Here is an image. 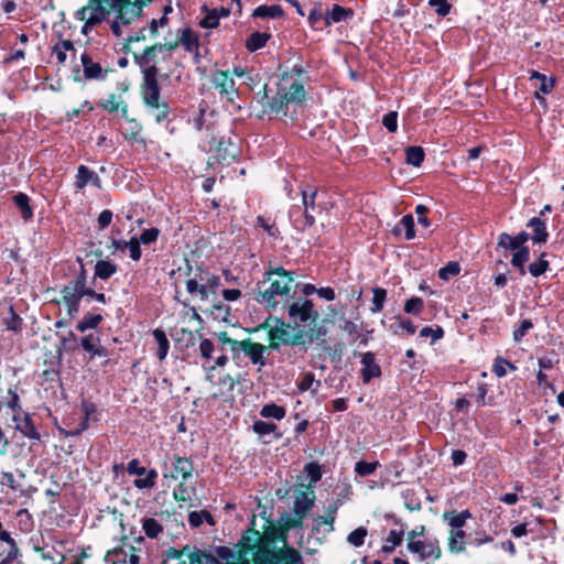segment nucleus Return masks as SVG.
<instances>
[{
	"label": "nucleus",
	"mask_w": 564,
	"mask_h": 564,
	"mask_svg": "<svg viewBox=\"0 0 564 564\" xmlns=\"http://www.w3.org/2000/svg\"><path fill=\"white\" fill-rule=\"evenodd\" d=\"M278 538L275 533L261 534L259 531L248 530L239 541L240 556L251 553L254 564H305L295 549L276 550L274 544Z\"/></svg>",
	"instance_id": "1"
},
{
	"label": "nucleus",
	"mask_w": 564,
	"mask_h": 564,
	"mask_svg": "<svg viewBox=\"0 0 564 564\" xmlns=\"http://www.w3.org/2000/svg\"><path fill=\"white\" fill-rule=\"evenodd\" d=\"M295 274L282 267H270L263 275V280L258 283L254 300L264 305L269 311H275L279 306L278 296L288 297Z\"/></svg>",
	"instance_id": "2"
},
{
	"label": "nucleus",
	"mask_w": 564,
	"mask_h": 564,
	"mask_svg": "<svg viewBox=\"0 0 564 564\" xmlns=\"http://www.w3.org/2000/svg\"><path fill=\"white\" fill-rule=\"evenodd\" d=\"M124 4H130V0H89L86 7L76 12V18L85 21L82 33L87 35L95 25L101 23L110 13L120 10Z\"/></svg>",
	"instance_id": "3"
},
{
	"label": "nucleus",
	"mask_w": 564,
	"mask_h": 564,
	"mask_svg": "<svg viewBox=\"0 0 564 564\" xmlns=\"http://www.w3.org/2000/svg\"><path fill=\"white\" fill-rule=\"evenodd\" d=\"M86 270L80 262V271L75 279L68 281L61 291L67 314L75 317L79 312L80 300L88 293L86 286Z\"/></svg>",
	"instance_id": "4"
},
{
	"label": "nucleus",
	"mask_w": 564,
	"mask_h": 564,
	"mask_svg": "<svg viewBox=\"0 0 564 564\" xmlns=\"http://www.w3.org/2000/svg\"><path fill=\"white\" fill-rule=\"evenodd\" d=\"M143 100L156 123L170 120V107L166 102H160V87L153 80L152 74L148 75V87L143 88Z\"/></svg>",
	"instance_id": "5"
},
{
	"label": "nucleus",
	"mask_w": 564,
	"mask_h": 564,
	"mask_svg": "<svg viewBox=\"0 0 564 564\" xmlns=\"http://www.w3.org/2000/svg\"><path fill=\"white\" fill-rule=\"evenodd\" d=\"M278 321V325L270 328L268 337L270 340L269 348L278 350L280 345L284 346H299L304 344V332L297 330L292 333V327L284 322Z\"/></svg>",
	"instance_id": "6"
},
{
	"label": "nucleus",
	"mask_w": 564,
	"mask_h": 564,
	"mask_svg": "<svg viewBox=\"0 0 564 564\" xmlns=\"http://www.w3.org/2000/svg\"><path fill=\"white\" fill-rule=\"evenodd\" d=\"M212 83L218 90L223 101L230 104L232 109H240V106L236 104L239 91L236 87L234 78L230 76L228 70H215L212 74Z\"/></svg>",
	"instance_id": "7"
},
{
	"label": "nucleus",
	"mask_w": 564,
	"mask_h": 564,
	"mask_svg": "<svg viewBox=\"0 0 564 564\" xmlns=\"http://www.w3.org/2000/svg\"><path fill=\"white\" fill-rule=\"evenodd\" d=\"M144 6V0H130V4H124V7L120 8V10L113 11L112 13H116V17L110 24L112 33L116 36H121V29L132 24L135 20H138L141 17Z\"/></svg>",
	"instance_id": "8"
},
{
	"label": "nucleus",
	"mask_w": 564,
	"mask_h": 564,
	"mask_svg": "<svg viewBox=\"0 0 564 564\" xmlns=\"http://www.w3.org/2000/svg\"><path fill=\"white\" fill-rule=\"evenodd\" d=\"M194 465L193 462L187 457H181L177 455L170 456L163 465V477L172 478L177 480L186 481L193 476Z\"/></svg>",
	"instance_id": "9"
},
{
	"label": "nucleus",
	"mask_w": 564,
	"mask_h": 564,
	"mask_svg": "<svg viewBox=\"0 0 564 564\" xmlns=\"http://www.w3.org/2000/svg\"><path fill=\"white\" fill-rule=\"evenodd\" d=\"M408 550L417 554L420 561H437L442 555L440 543L436 539L416 542H408Z\"/></svg>",
	"instance_id": "10"
},
{
	"label": "nucleus",
	"mask_w": 564,
	"mask_h": 564,
	"mask_svg": "<svg viewBox=\"0 0 564 564\" xmlns=\"http://www.w3.org/2000/svg\"><path fill=\"white\" fill-rule=\"evenodd\" d=\"M288 314L294 323L315 322L318 318V313L314 310L313 302L306 299L295 301L289 305Z\"/></svg>",
	"instance_id": "11"
},
{
	"label": "nucleus",
	"mask_w": 564,
	"mask_h": 564,
	"mask_svg": "<svg viewBox=\"0 0 564 564\" xmlns=\"http://www.w3.org/2000/svg\"><path fill=\"white\" fill-rule=\"evenodd\" d=\"M316 496L313 490L301 491L295 495L293 503V513L296 518L295 527H300L304 518L310 513L315 505Z\"/></svg>",
	"instance_id": "12"
},
{
	"label": "nucleus",
	"mask_w": 564,
	"mask_h": 564,
	"mask_svg": "<svg viewBox=\"0 0 564 564\" xmlns=\"http://www.w3.org/2000/svg\"><path fill=\"white\" fill-rule=\"evenodd\" d=\"M158 52V45L147 47L142 54L135 55L137 64L142 68L143 74V88L148 87V75L152 74L153 80L158 82L156 76L159 69L154 63V57Z\"/></svg>",
	"instance_id": "13"
},
{
	"label": "nucleus",
	"mask_w": 564,
	"mask_h": 564,
	"mask_svg": "<svg viewBox=\"0 0 564 564\" xmlns=\"http://www.w3.org/2000/svg\"><path fill=\"white\" fill-rule=\"evenodd\" d=\"M268 350V347L260 344L254 343L250 338L240 340V345L237 349V354L245 352V355L250 359L251 364L254 366H259V368L265 366L264 352Z\"/></svg>",
	"instance_id": "14"
},
{
	"label": "nucleus",
	"mask_w": 564,
	"mask_h": 564,
	"mask_svg": "<svg viewBox=\"0 0 564 564\" xmlns=\"http://www.w3.org/2000/svg\"><path fill=\"white\" fill-rule=\"evenodd\" d=\"M302 204L304 206V219L302 228L312 227L315 224V218L311 214V210L315 208V199L317 196V189L313 186H306L301 189Z\"/></svg>",
	"instance_id": "15"
},
{
	"label": "nucleus",
	"mask_w": 564,
	"mask_h": 564,
	"mask_svg": "<svg viewBox=\"0 0 564 564\" xmlns=\"http://www.w3.org/2000/svg\"><path fill=\"white\" fill-rule=\"evenodd\" d=\"M84 77L88 80H104L107 76V70L102 69L99 63L93 61L88 53H83L80 56Z\"/></svg>",
	"instance_id": "16"
},
{
	"label": "nucleus",
	"mask_w": 564,
	"mask_h": 564,
	"mask_svg": "<svg viewBox=\"0 0 564 564\" xmlns=\"http://www.w3.org/2000/svg\"><path fill=\"white\" fill-rule=\"evenodd\" d=\"M361 379L364 383H369L372 379L381 376V368L376 362V355L371 351H367L361 356Z\"/></svg>",
	"instance_id": "17"
},
{
	"label": "nucleus",
	"mask_w": 564,
	"mask_h": 564,
	"mask_svg": "<svg viewBox=\"0 0 564 564\" xmlns=\"http://www.w3.org/2000/svg\"><path fill=\"white\" fill-rule=\"evenodd\" d=\"M531 239L527 231H520L516 236H511L507 232H502L498 237V247L506 250L514 251L520 248L527 247L525 243Z\"/></svg>",
	"instance_id": "18"
},
{
	"label": "nucleus",
	"mask_w": 564,
	"mask_h": 564,
	"mask_svg": "<svg viewBox=\"0 0 564 564\" xmlns=\"http://www.w3.org/2000/svg\"><path fill=\"white\" fill-rule=\"evenodd\" d=\"M527 227L532 229L531 240L535 245H544L549 240V231L546 228V218L532 217Z\"/></svg>",
	"instance_id": "19"
},
{
	"label": "nucleus",
	"mask_w": 564,
	"mask_h": 564,
	"mask_svg": "<svg viewBox=\"0 0 564 564\" xmlns=\"http://www.w3.org/2000/svg\"><path fill=\"white\" fill-rule=\"evenodd\" d=\"M326 14V25L329 26L332 23H339L350 20L354 17V11L349 8H344L335 3L329 10H327Z\"/></svg>",
	"instance_id": "20"
},
{
	"label": "nucleus",
	"mask_w": 564,
	"mask_h": 564,
	"mask_svg": "<svg viewBox=\"0 0 564 564\" xmlns=\"http://www.w3.org/2000/svg\"><path fill=\"white\" fill-rule=\"evenodd\" d=\"M98 106L110 113L117 112L119 110H121L122 116L124 117L128 113L127 105L123 102L120 96H116L115 94H111L106 99L100 100Z\"/></svg>",
	"instance_id": "21"
},
{
	"label": "nucleus",
	"mask_w": 564,
	"mask_h": 564,
	"mask_svg": "<svg viewBox=\"0 0 564 564\" xmlns=\"http://www.w3.org/2000/svg\"><path fill=\"white\" fill-rule=\"evenodd\" d=\"M283 90L286 102H300L305 98L304 80H292Z\"/></svg>",
	"instance_id": "22"
},
{
	"label": "nucleus",
	"mask_w": 564,
	"mask_h": 564,
	"mask_svg": "<svg viewBox=\"0 0 564 564\" xmlns=\"http://www.w3.org/2000/svg\"><path fill=\"white\" fill-rule=\"evenodd\" d=\"M402 232H404V238L406 240L415 238L414 218L411 214L404 215L393 228V234L395 236H400Z\"/></svg>",
	"instance_id": "23"
},
{
	"label": "nucleus",
	"mask_w": 564,
	"mask_h": 564,
	"mask_svg": "<svg viewBox=\"0 0 564 564\" xmlns=\"http://www.w3.org/2000/svg\"><path fill=\"white\" fill-rule=\"evenodd\" d=\"M203 523H207L210 527L217 524L214 516L207 510L192 511L188 514V524L192 529L199 528Z\"/></svg>",
	"instance_id": "24"
},
{
	"label": "nucleus",
	"mask_w": 564,
	"mask_h": 564,
	"mask_svg": "<svg viewBox=\"0 0 564 564\" xmlns=\"http://www.w3.org/2000/svg\"><path fill=\"white\" fill-rule=\"evenodd\" d=\"M70 53L75 56L76 50L74 44L69 40L58 41L52 48V55H54L59 64H64L67 59V54Z\"/></svg>",
	"instance_id": "25"
},
{
	"label": "nucleus",
	"mask_w": 564,
	"mask_h": 564,
	"mask_svg": "<svg viewBox=\"0 0 564 564\" xmlns=\"http://www.w3.org/2000/svg\"><path fill=\"white\" fill-rule=\"evenodd\" d=\"M185 550H188V552L183 558L182 564H212V557H214L212 554L188 545L185 546Z\"/></svg>",
	"instance_id": "26"
},
{
	"label": "nucleus",
	"mask_w": 564,
	"mask_h": 564,
	"mask_svg": "<svg viewBox=\"0 0 564 564\" xmlns=\"http://www.w3.org/2000/svg\"><path fill=\"white\" fill-rule=\"evenodd\" d=\"M252 431L258 434L260 437L265 435H273L274 440H279L282 437V433L279 432L278 425L275 423L265 422L262 420L254 421L252 424Z\"/></svg>",
	"instance_id": "27"
},
{
	"label": "nucleus",
	"mask_w": 564,
	"mask_h": 564,
	"mask_svg": "<svg viewBox=\"0 0 564 564\" xmlns=\"http://www.w3.org/2000/svg\"><path fill=\"white\" fill-rule=\"evenodd\" d=\"M178 44H181L186 52L198 55L199 42L197 35L189 29L186 28L182 31V35Z\"/></svg>",
	"instance_id": "28"
},
{
	"label": "nucleus",
	"mask_w": 564,
	"mask_h": 564,
	"mask_svg": "<svg viewBox=\"0 0 564 564\" xmlns=\"http://www.w3.org/2000/svg\"><path fill=\"white\" fill-rule=\"evenodd\" d=\"M530 259V249L529 247L520 248L512 251L511 265L517 268L520 275H525L527 267L525 263Z\"/></svg>",
	"instance_id": "29"
},
{
	"label": "nucleus",
	"mask_w": 564,
	"mask_h": 564,
	"mask_svg": "<svg viewBox=\"0 0 564 564\" xmlns=\"http://www.w3.org/2000/svg\"><path fill=\"white\" fill-rule=\"evenodd\" d=\"M252 15L261 19H278L284 15V11L280 4H262L254 9Z\"/></svg>",
	"instance_id": "30"
},
{
	"label": "nucleus",
	"mask_w": 564,
	"mask_h": 564,
	"mask_svg": "<svg viewBox=\"0 0 564 564\" xmlns=\"http://www.w3.org/2000/svg\"><path fill=\"white\" fill-rule=\"evenodd\" d=\"M466 532L464 530H451L448 538V550L452 553H462L465 551Z\"/></svg>",
	"instance_id": "31"
},
{
	"label": "nucleus",
	"mask_w": 564,
	"mask_h": 564,
	"mask_svg": "<svg viewBox=\"0 0 564 564\" xmlns=\"http://www.w3.org/2000/svg\"><path fill=\"white\" fill-rule=\"evenodd\" d=\"M404 535V530H395L392 529L389 531L384 544L381 547V551L383 553H392L397 546H399L402 543Z\"/></svg>",
	"instance_id": "32"
},
{
	"label": "nucleus",
	"mask_w": 564,
	"mask_h": 564,
	"mask_svg": "<svg viewBox=\"0 0 564 564\" xmlns=\"http://www.w3.org/2000/svg\"><path fill=\"white\" fill-rule=\"evenodd\" d=\"M17 430L20 431L24 436L31 440H40V434L36 431L33 420L30 414H25L24 417L17 423Z\"/></svg>",
	"instance_id": "33"
},
{
	"label": "nucleus",
	"mask_w": 564,
	"mask_h": 564,
	"mask_svg": "<svg viewBox=\"0 0 564 564\" xmlns=\"http://www.w3.org/2000/svg\"><path fill=\"white\" fill-rule=\"evenodd\" d=\"M152 334L155 341L158 343L156 356L162 361L166 358L170 350V341L166 337V334L161 328H155Z\"/></svg>",
	"instance_id": "34"
},
{
	"label": "nucleus",
	"mask_w": 564,
	"mask_h": 564,
	"mask_svg": "<svg viewBox=\"0 0 564 564\" xmlns=\"http://www.w3.org/2000/svg\"><path fill=\"white\" fill-rule=\"evenodd\" d=\"M13 202L19 208L21 216L24 220H29L33 217V210L30 206V198L24 193H18L13 196Z\"/></svg>",
	"instance_id": "35"
},
{
	"label": "nucleus",
	"mask_w": 564,
	"mask_h": 564,
	"mask_svg": "<svg viewBox=\"0 0 564 564\" xmlns=\"http://www.w3.org/2000/svg\"><path fill=\"white\" fill-rule=\"evenodd\" d=\"M117 264L107 260H99L95 265V276L101 280H108L117 272Z\"/></svg>",
	"instance_id": "36"
},
{
	"label": "nucleus",
	"mask_w": 564,
	"mask_h": 564,
	"mask_svg": "<svg viewBox=\"0 0 564 564\" xmlns=\"http://www.w3.org/2000/svg\"><path fill=\"white\" fill-rule=\"evenodd\" d=\"M95 172L88 169L86 165H79L75 176L74 186L76 191L84 189L90 181H93Z\"/></svg>",
	"instance_id": "37"
},
{
	"label": "nucleus",
	"mask_w": 564,
	"mask_h": 564,
	"mask_svg": "<svg viewBox=\"0 0 564 564\" xmlns=\"http://www.w3.org/2000/svg\"><path fill=\"white\" fill-rule=\"evenodd\" d=\"M196 489L195 487H191L186 484V481H181L173 490V497L178 502H186L192 500L193 496H195Z\"/></svg>",
	"instance_id": "38"
},
{
	"label": "nucleus",
	"mask_w": 564,
	"mask_h": 564,
	"mask_svg": "<svg viewBox=\"0 0 564 564\" xmlns=\"http://www.w3.org/2000/svg\"><path fill=\"white\" fill-rule=\"evenodd\" d=\"M549 268L550 263L546 260V253L542 252L536 261L531 262L527 267V272H529L533 278H539L545 273Z\"/></svg>",
	"instance_id": "39"
},
{
	"label": "nucleus",
	"mask_w": 564,
	"mask_h": 564,
	"mask_svg": "<svg viewBox=\"0 0 564 564\" xmlns=\"http://www.w3.org/2000/svg\"><path fill=\"white\" fill-rule=\"evenodd\" d=\"M444 519L448 521V525L452 530H462V528L466 524V521L471 518V513L469 510H463L457 514L444 513Z\"/></svg>",
	"instance_id": "40"
},
{
	"label": "nucleus",
	"mask_w": 564,
	"mask_h": 564,
	"mask_svg": "<svg viewBox=\"0 0 564 564\" xmlns=\"http://www.w3.org/2000/svg\"><path fill=\"white\" fill-rule=\"evenodd\" d=\"M104 317L100 314H86L76 325V328L80 333H85L88 329L96 328Z\"/></svg>",
	"instance_id": "41"
},
{
	"label": "nucleus",
	"mask_w": 564,
	"mask_h": 564,
	"mask_svg": "<svg viewBox=\"0 0 564 564\" xmlns=\"http://www.w3.org/2000/svg\"><path fill=\"white\" fill-rule=\"evenodd\" d=\"M286 414V411L283 406L278 405L275 403L264 404L260 410V415L265 419H275L278 421L282 420Z\"/></svg>",
	"instance_id": "42"
},
{
	"label": "nucleus",
	"mask_w": 564,
	"mask_h": 564,
	"mask_svg": "<svg viewBox=\"0 0 564 564\" xmlns=\"http://www.w3.org/2000/svg\"><path fill=\"white\" fill-rule=\"evenodd\" d=\"M307 20H308L311 28H313L314 30H317V31H322L328 26V25H326L327 14H324L322 12V10H319L317 8H313L310 11Z\"/></svg>",
	"instance_id": "43"
},
{
	"label": "nucleus",
	"mask_w": 564,
	"mask_h": 564,
	"mask_svg": "<svg viewBox=\"0 0 564 564\" xmlns=\"http://www.w3.org/2000/svg\"><path fill=\"white\" fill-rule=\"evenodd\" d=\"M390 330L395 335H402L403 332L406 335H413L416 332V326L410 321L398 317V319L390 325Z\"/></svg>",
	"instance_id": "44"
},
{
	"label": "nucleus",
	"mask_w": 564,
	"mask_h": 564,
	"mask_svg": "<svg viewBox=\"0 0 564 564\" xmlns=\"http://www.w3.org/2000/svg\"><path fill=\"white\" fill-rule=\"evenodd\" d=\"M269 37L270 36L267 33L253 32L248 37V40L246 42V47L250 52H256V51L262 48L267 44Z\"/></svg>",
	"instance_id": "45"
},
{
	"label": "nucleus",
	"mask_w": 564,
	"mask_h": 564,
	"mask_svg": "<svg viewBox=\"0 0 564 564\" xmlns=\"http://www.w3.org/2000/svg\"><path fill=\"white\" fill-rule=\"evenodd\" d=\"M145 477L137 478L133 480V486L138 489H151L155 486L158 479V471L155 469H149L145 471Z\"/></svg>",
	"instance_id": "46"
},
{
	"label": "nucleus",
	"mask_w": 564,
	"mask_h": 564,
	"mask_svg": "<svg viewBox=\"0 0 564 564\" xmlns=\"http://www.w3.org/2000/svg\"><path fill=\"white\" fill-rule=\"evenodd\" d=\"M406 163L413 166H420L424 161L425 153L423 148L417 145H412L406 148L405 150Z\"/></svg>",
	"instance_id": "47"
},
{
	"label": "nucleus",
	"mask_w": 564,
	"mask_h": 564,
	"mask_svg": "<svg viewBox=\"0 0 564 564\" xmlns=\"http://www.w3.org/2000/svg\"><path fill=\"white\" fill-rule=\"evenodd\" d=\"M372 306L370 307V311L376 314L383 310L387 300V291L383 288L375 286L372 289Z\"/></svg>",
	"instance_id": "48"
},
{
	"label": "nucleus",
	"mask_w": 564,
	"mask_h": 564,
	"mask_svg": "<svg viewBox=\"0 0 564 564\" xmlns=\"http://www.w3.org/2000/svg\"><path fill=\"white\" fill-rule=\"evenodd\" d=\"M142 529L150 539H156L163 532V527L153 518L143 519Z\"/></svg>",
	"instance_id": "49"
},
{
	"label": "nucleus",
	"mask_w": 564,
	"mask_h": 564,
	"mask_svg": "<svg viewBox=\"0 0 564 564\" xmlns=\"http://www.w3.org/2000/svg\"><path fill=\"white\" fill-rule=\"evenodd\" d=\"M321 387V381L315 380V376L313 372H306L302 376V378L297 382V388L304 392L308 390L317 391Z\"/></svg>",
	"instance_id": "50"
},
{
	"label": "nucleus",
	"mask_w": 564,
	"mask_h": 564,
	"mask_svg": "<svg viewBox=\"0 0 564 564\" xmlns=\"http://www.w3.org/2000/svg\"><path fill=\"white\" fill-rule=\"evenodd\" d=\"M306 69L301 63L294 64L290 70L285 72L282 76V82L286 84L290 80H304Z\"/></svg>",
	"instance_id": "51"
},
{
	"label": "nucleus",
	"mask_w": 564,
	"mask_h": 564,
	"mask_svg": "<svg viewBox=\"0 0 564 564\" xmlns=\"http://www.w3.org/2000/svg\"><path fill=\"white\" fill-rule=\"evenodd\" d=\"M334 522H335V519L330 520V518H328L327 513H325L324 516H317L313 519L312 531L318 533V532H321V530L324 525H327V529L325 531L328 533L333 532L335 530Z\"/></svg>",
	"instance_id": "52"
},
{
	"label": "nucleus",
	"mask_w": 564,
	"mask_h": 564,
	"mask_svg": "<svg viewBox=\"0 0 564 564\" xmlns=\"http://www.w3.org/2000/svg\"><path fill=\"white\" fill-rule=\"evenodd\" d=\"M378 467L379 462L369 463L365 460H359L355 464V473L361 477H366L372 475Z\"/></svg>",
	"instance_id": "53"
},
{
	"label": "nucleus",
	"mask_w": 564,
	"mask_h": 564,
	"mask_svg": "<svg viewBox=\"0 0 564 564\" xmlns=\"http://www.w3.org/2000/svg\"><path fill=\"white\" fill-rule=\"evenodd\" d=\"M3 323L8 330H21L22 318L14 312L12 306H10L9 316L3 318Z\"/></svg>",
	"instance_id": "54"
},
{
	"label": "nucleus",
	"mask_w": 564,
	"mask_h": 564,
	"mask_svg": "<svg viewBox=\"0 0 564 564\" xmlns=\"http://www.w3.org/2000/svg\"><path fill=\"white\" fill-rule=\"evenodd\" d=\"M367 533L368 531L366 528L359 527L348 534L347 542L356 547H359L365 543Z\"/></svg>",
	"instance_id": "55"
},
{
	"label": "nucleus",
	"mask_w": 564,
	"mask_h": 564,
	"mask_svg": "<svg viewBox=\"0 0 564 564\" xmlns=\"http://www.w3.org/2000/svg\"><path fill=\"white\" fill-rule=\"evenodd\" d=\"M204 9L207 11V14L200 20L199 25L204 29H215L219 25V14L216 9L207 10L206 7Z\"/></svg>",
	"instance_id": "56"
},
{
	"label": "nucleus",
	"mask_w": 564,
	"mask_h": 564,
	"mask_svg": "<svg viewBox=\"0 0 564 564\" xmlns=\"http://www.w3.org/2000/svg\"><path fill=\"white\" fill-rule=\"evenodd\" d=\"M199 355L206 361L209 362L213 359V354L216 350L214 343L208 338H203L199 343Z\"/></svg>",
	"instance_id": "57"
},
{
	"label": "nucleus",
	"mask_w": 564,
	"mask_h": 564,
	"mask_svg": "<svg viewBox=\"0 0 564 564\" xmlns=\"http://www.w3.org/2000/svg\"><path fill=\"white\" fill-rule=\"evenodd\" d=\"M507 368H509L511 370H516V366L512 365L511 362H509L508 360H506L505 358L497 357L495 359L492 371L497 377H499V378L505 377L507 375Z\"/></svg>",
	"instance_id": "58"
},
{
	"label": "nucleus",
	"mask_w": 564,
	"mask_h": 564,
	"mask_svg": "<svg viewBox=\"0 0 564 564\" xmlns=\"http://www.w3.org/2000/svg\"><path fill=\"white\" fill-rule=\"evenodd\" d=\"M423 300L421 297L413 296L404 303V312L412 315H420L423 311Z\"/></svg>",
	"instance_id": "59"
},
{
	"label": "nucleus",
	"mask_w": 564,
	"mask_h": 564,
	"mask_svg": "<svg viewBox=\"0 0 564 564\" xmlns=\"http://www.w3.org/2000/svg\"><path fill=\"white\" fill-rule=\"evenodd\" d=\"M286 100L284 99V96H275L273 98H271L268 104H267V108L268 110L271 112V113H275V115H279V113H284L285 115V110H284V106L286 105Z\"/></svg>",
	"instance_id": "60"
},
{
	"label": "nucleus",
	"mask_w": 564,
	"mask_h": 564,
	"mask_svg": "<svg viewBox=\"0 0 564 564\" xmlns=\"http://www.w3.org/2000/svg\"><path fill=\"white\" fill-rule=\"evenodd\" d=\"M289 217L293 224V226L297 230L304 231L306 228H302L301 225H303L304 219V212L302 213L301 206L294 205L289 210Z\"/></svg>",
	"instance_id": "61"
},
{
	"label": "nucleus",
	"mask_w": 564,
	"mask_h": 564,
	"mask_svg": "<svg viewBox=\"0 0 564 564\" xmlns=\"http://www.w3.org/2000/svg\"><path fill=\"white\" fill-rule=\"evenodd\" d=\"M100 344V338L96 334H88L82 337L80 346L82 348L90 355V352Z\"/></svg>",
	"instance_id": "62"
},
{
	"label": "nucleus",
	"mask_w": 564,
	"mask_h": 564,
	"mask_svg": "<svg viewBox=\"0 0 564 564\" xmlns=\"http://www.w3.org/2000/svg\"><path fill=\"white\" fill-rule=\"evenodd\" d=\"M443 336H444V330L441 326H436L435 328L425 326L420 330V337L421 338L431 337L432 344H434L436 340L443 338Z\"/></svg>",
	"instance_id": "63"
},
{
	"label": "nucleus",
	"mask_w": 564,
	"mask_h": 564,
	"mask_svg": "<svg viewBox=\"0 0 564 564\" xmlns=\"http://www.w3.org/2000/svg\"><path fill=\"white\" fill-rule=\"evenodd\" d=\"M459 271H460L459 263L452 261V262H448L445 267L440 269L438 276L443 280H447L451 276L458 274Z\"/></svg>",
	"instance_id": "64"
}]
</instances>
